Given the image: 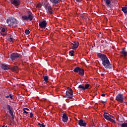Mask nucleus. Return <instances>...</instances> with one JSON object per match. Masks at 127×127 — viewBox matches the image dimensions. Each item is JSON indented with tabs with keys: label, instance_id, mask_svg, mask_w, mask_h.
<instances>
[{
	"label": "nucleus",
	"instance_id": "1",
	"mask_svg": "<svg viewBox=\"0 0 127 127\" xmlns=\"http://www.w3.org/2000/svg\"><path fill=\"white\" fill-rule=\"evenodd\" d=\"M97 57H98V58L102 61V64L105 69H112L113 65L106 55L99 53L98 54H97Z\"/></svg>",
	"mask_w": 127,
	"mask_h": 127
},
{
	"label": "nucleus",
	"instance_id": "2",
	"mask_svg": "<svg viewBox=\"0 0 127 127\" xmlns=\"http://www.w3.org/2000/svg\"><path fill=\"white\" fill-rule=\"evenodd\" d=\"M33 13H31L30 11H27V15H23L22 16V19L25 21L30 20L31 21L33 20Z\"/></svg>",
	"mask_w": 127,
	"mask_h": 127
},
{
	"label": "nucleus",
	"instance_id": "3",
	"mask_svg": "<svg viewBox=\"0 0 127 127\" xmlns=\"http://www.w3.org/2000/svg\"><path fill=\"white\" fill-rule=\"evenodd\" d=\"M66 98L68 99H72L73 97V92L71 88L68 87L66 91Z\"/></svg>",
	"mask_w": 127,
	"mask_h": 127
},
{
	"label": "nucleus",
	"instance_id": "4",
	"mask_svg": "<svg viewBox=\"0 0 127 127\" xmlns=\"http://www.w3.org/2000/svg\"><path fill=\"white\" fill-rule=\"evenodd\" d=\"M6 23L8 24L9 26L12 25H16L18 24V21L16 19H12V18H9L6 21Z\"/></svg>",
	"mask_w": 127,
	"mask_h": 127
},
{
	"label": "nucleus",
	"instance_id": "5",
	"mask_svg": "<svg viewBox=\"0 0 127 127\" xmlns=\"http://www.w3.org/2000/svg\"><path fill=\"white\" fill-rule=\"evenodd\" d=\"M21 58L22 56L19 54H17V53H13L10 56V58L12 61L15 60L18 58L20 59Z\"/></svg>",
	"mask_w": 127,
	"mask_h": 127
},
{
	"label": "nucleus",
	"instance_id": "6",
	"mask_svg": "<svg viewBox=\"0 0 127 127\" xmlns=\"http://www.w3.org/2000/svg\"><path fill=\"white\" fill-rule=\"evenodd\" d=\"M116 100L121 103H124V95L122 93H119L116 97Z\"/></svg>",
	"mask_w": 127,
	"mask_h": 127
},
{
	"label": "nucleus",
	"instance_id": "7",
	"mask_svg": "<svg viewBox=\"0 0 127 127\" xmlns=\"http://www.w3.org/2000/svg\"><path fill=\"white\" fill-rule=\"evenodd\" d=\"M47 25V22L46 20L41 21L39 23V26L41 27V29L46 28Z\"/></svg>",
	"mask_w": 127,
	"mask_h": 127
},
{
	"label": "nucleus",
	"instance_id": "8",
	"mask_svg": "<svg viewBox=\"0 0 127 127\" xmlns=\"http://www.w3.org/2000/svg\"><path fill=\"white\" fill-rule=\"evenodd\" d=\"M78 125L82 127H86L87 123L83 119L78 120Z\"/></svg>",
	"mask_w": 127,
	"mask_h": 127
},
{
	"label": "nucleus",
	"instance_id": "9",
	"mask_svg": "<svg viewBox=\"0 0 127 127\" xmlns=\"http://www.w3.org/2000/svg\"><path fill=\"white\" fill-rule=\"evenodd\" d=\"M68 120V117L65 113H64L62 116V121L64 123H66Z\"/></svg>",
	"mask_w": 127,
	"mask_h": 127
},
{
	"label": "nucleus",
	"instance_id": "10",
	"mask_svg": "<svg viewBox=\"0 0 127 127\" xmlns=\"http://www.w3.org/2000/svg\"><path fill=\"white\" fill-rule=\"evenodd\" d=\"M46 9L48 10L47 13L50 14H53V11L52 10V8L50 5L46 6Z\"/></svg>",
	"mask_w": 127,
	"mask_h": 127
},
{
	"label": "nucleus",
	"instance_id": "11",
	"mask_svg": "<svg viewBox=\"0 0 127 127\" xmlns=\"http://www.w3.org/2000/svg\"><path fill=\"white\" fill-rule=\"evenodd\" d=\"M71 44L73 45V46H72V49L73 50L77 49L79 46V43L78 42H72Z\"/></svg>",
	"mask_w": 127,
	"mask_h": 127
},
{
	"label": "nucleus",
	"instance_id": "12",
	"mask_svg": "<svg viewBox=\"0 0 127 127\" xmlns=\"http://www.w3.org/2000/svg\"><path fill=\"white\" fill-rule=\"evenodd\" d=\"M20 3L21 2L19 0H13L12 2H11V3L14 4L15 6H19Z\"/></svg>",
	"mask_w": 127,
	"mask_h": 127
},
{
	"label": "nucleus",
	"instance_id": "13",
	"mask_svg": "<svg viewBox=\"0 0 127 127\" xmlns=\"http://www.w3.org/2000/svg\"><path fill=\"white\" fill-rule=\"evenodd\" d=\"M121 54H122V56L124 57H127V51L126 50V48L122 49V51L120 52Z\"/></svg>",
	"mask_w": 127,
	"mask_h": 127
},
{
	"label": "nucleus",
	"instance_id": "14",
	"mask_svg": "<svg viewBox=\"0 0 127 127\" xmlns=\"http://www.w3.org/2000/svg\"><path fill=\"white\" fill-rule=\"evenodd\" d=\"M77 89L80 91H85L84 84H80V85H79L78 86Z\"/></svg>",
	"mask_w": 127,
	"mask_h": 127
},
{
	"label": "nucleus",
	"instance_id": "15",
	"mask_svg": "<svg viewBox=\"0 0 127 127\" xmlns=\"http://www.w3.org/2000/svg\"><path fill=\"white\" fill-rule=\"evenodd\" d=\"M104 1L105 2L106 5L107 7H111V6L110 5V4L112 3L111 0H104Z\"/></svg>",
	"mask_w": 127,
	"mask_h": 127
},
{
	"label": "nucleus",
	"instance_id": "16",
	"mask_svg": "<svg viewBox=\"0 0 127 127\" xmlns=\"http://www.w3.org/2000/svg\"><path fill=\"white\" fill-rule=\"evenodd\" d=\"M103 117L104 119H105L106 120L109 121L110 119V114L105 112L104 114H103Z\"/></svg>",
	"mask_w": 127,
	"mask_h": 127
},
{
	"label": "nucleus",
	"instance_id": "17",
	"mask_svg": "<svg viewBox=\"0 0 127 127\" xmlns=\"http://www.w3.org/2000/svg\"><path fill=\"white\" fill-rule=\"evenodd\" d=\"M84 73H85L84 69L83 68H80V70L78 72V74L80 76H84Z\"/></svg>",
	"mask_w": 127,
	"mask_h": 127
},
{
	"label": "nucleus",
	"instance_id": "18",
	"mask_svg": "<svg viewBox=\"0 0 127 127\" xmlns=\"http://www.w3.org/2000/svg\"><path fill=\"white\" fill-rule=\"evenodd\" d=\"M1 68L4 69V70H7L9 69L8 65L5 64H2L1 66Z\"/></svg>",
	"mask_w": 127,
	"mask_h": 127
},
{
	"label": "nucleus",
	"instance_id": "19",
	"mask_svg": "<svg viewBox=\"0 0 127 127\" xmlns=\"http://www.w3.org/2000/svg\"><path fill=\"white\" fill-rule=\"evenodd\" d=\"M5 31V29L4 28H2L1 29V31H0V34L1 35H2V36H6V34L4 33Z\"/></svg>",
	"mask_w": 127,
	"mask_h": 127
},
{
	"label": "nucleus",
	"instance_id": "20",
	"mask_svg": "<svg viewBox=\"0 0 127 127\" xmlns=\"http://www.w3.org/2000/svg\"><path fill=\"white\" fill-rule=\"evenodd\" d=\"M122 10L125 14H127V6H122Z\"/></svg>",
	"mask_w": 127,
	"mask_h": 127
},
{
	"label": "nucleus",
	"instance_id": "21",
	"mask_svg": "<svg viewBox=\"0 0 127 127\" xmlns=\"http://www.w3.org/2000/svg\"><path fill=\"white\" fill-rule=\"evenodd\" d=\"M80 67L79 66L76 67L74 68L73 71L75 73H79Z\"/></svg>",
	"mask_w": 127,
	"mask_h": 127
},
{
	"label": "nucleus",
	"instance_id": "22",
	"mask_svg": "<svg viewBox=\"0 0 127 127\" xmlns=\"http://www.w3.org/2000/svg\"><path fill=\"white\" fill-rule=\"evenodd\" d=\"M43 79L46 82H48L49 76L47 75H43Z\"/></svg>",
	"mask_w": 127,
	"mask_h": 127
},
{
	"label": "nucleus",
	"instance_id": "23",
	"mask_svg": "<svg viewBox=\"0 0 127 127\" xmlns=\"http://www.w3.org/2000/svg\"><path fill=\"white\" fill-rule=\"evenodd\" d=\"M10 69L12 71H17L18 69V67L16 66H12L10 68Z\"/></svg>",
	"mask_w": 127,
	"mask_h": 127
},
{
	"label": "nucleus",
	"instance_id": "24",
	"mask_svg": "<svg viewBox=\"0 0 127 127\" xmlns=\"http://www.w3.org/2000/svg\"><path fill=\"white\" fill-rule=\"evenodd\" d=\"M51 2L55 3V4H58L59 3V0H50Z\"/></svg>",
	"mask_w": 127,
	"mask_h": 127
},
{
	"label": "nucleus",
	"instance_id": "25",
	"mask_svg": "<svg viewBox=\"0 0 127 127\" xmlns=\"http://www.w3.org/2000/svg\"><path fill=\"white\" fill-rule=\"evenodd\" d=\"M74 53H75V51L73 50L70 51L69 52V54L70 56H71V57L74 56Z\"/></svg>",
	"mask_w": 127,
	"mask_h": 127
},
{
	"label": "nucleus",
	"instance_id": "26",
	"mask_svg": "<svg viewBox=\"0 0 127 127\" xmlns=\"http://www.w3.org/2000/svg\"><path fill=\"white\" fill-rule=\"evenodd\" d=\"M7 109L9 110V112L12 111V108L9 105H7Z\"/></svg>",
	"mask_w": 127,
	"mask_h": 127
},
{
	"label": "nucleus",
	"instance_id": "27",
	"mask_svg": "<svg viewBox=\"0 0 127 127\" xmlns=\"http://www.w3.org/2000/svg\"><path fill=\"white\" fill-rule=\"evenodd\" d=\"M90 86V84H85V85H84V90H85V89H88Z\"/></svg>",
	"mask_w": 127,
	"mask_h": 127
},
{
	"label": "nucleus",
	"instance_id": "28",
	"mask_svg": "<svg viewBox=\"0 0 127 127\" xmlns=\"http://www.w3.org/2000/svg\"><path fill=\"white\" fill-rule=\"evenodd\" d=\"M30 32L29 31V30H28V29H26V30H25V34L26 35H28L30 34Z\"/></svg>",
	"mask_w": 127,
	"mask_h": 127
},
{
	"label": "nucleus",
	"instance_id": "29",
	"mask_svg": "<svg viewBox=\"0 0 127 127\" xmlns=\"http://www.w3.org/2000/svg\"><path fill=\"white\" fill-rule=\"evenodd\" d=\"M5 97L6 98H8L10 97V99H11V100L13 99V98H12V95L11 94H9V95H6V96H5Z\"/></svg>",
	"mask_w": 127,
	"mask_h": 127
},
{
	"label": "nucleus",
	"instance_id": "30",
	"mask_svg": "<svg viewBox=\"0 0 127 127\" xmlns=\"http://www.w3.org/2000/svg\"><path fill=\"white\" fill-rule=\"evenodd\" d=\"M122 127H127V123H123L121 125Z\"/></svg>",
	"mask_w": 127,
	"mask_h": 127
},
{
	"label": "nucleus",
	"instance_id": "31",
	"mask_svg": "<svg viewBox=\"0 0 127 127\" xmlns=\"http://www.w3.org/2000/svg\"><path fill=\"white\" fill-rule=\"evenodd\" d=\"M108 121L111 122V123H115V120L114 119H112V118H109Z\"/></svg>",
	"mask_w": 127,
	"mask_h": 127
},
{
	"label": "nucleus",
	"instance_id": "32",
	"mask_svg": "<svg viewBox=\"0 0 127 127\" xmlns=\"http://www.w3.org/2000/svg\"><path fill=\"white\" fill-rule=\"evenodd\" d=\"M10 115L11 116H13V111L12 110V111H10V112H9Z\"/></svg>",
	"mask_w": 127,
	"mask_h": 127
},
{
	"label": "nucleus",
	"instance_id": "33",
	"mask_svg": "<svg viewBox=\"0 0 127 127\" xmlns=\"http://www.w3.org/2000/svg\"><path fill=\"white\" fill-rule=\"evenodd\" d=\"M33 117V113L31 112V113H30V118L31 119H32V118Z\"/></svg>",
	"mask_w": 127,
	"mask_h": 127
},
{
	"label": "nucleus",
	"instance_id": "34",
	"mask_svg": "<svg viewBox=\"0 0 127 127\" xmlns=\"http://www.w3.org/2000/svg\"><path fill=\"white\" fill-rule=\"evenodd\" d=\"M109 117H110V118L111 119H115V118L114 116H113V115H110V114H109Z\"/></svg>",
	"mask_w": 127,
	"mask_h": 127
},
{
	"label": "nucleus",
	"instance_id": "35",
	"mask_svg": "<svg viewBox=\"0 0 127 127\" xmlns=\"http://www.w3.org/2000/svg\"><path fill=\"white\" fill-rule=\"evenodd\" d=\"M23 110H25V111H29V109L28 108H24L23 109Z\"/></svg>",
	"mask_w": 127,
	"mask_h": 127
},
{
	"label": "nucleus",
	"instance_id": "36",
	"mask_svg": "<svg viewBox=\"0 0 127 127\" xmlns=\"http://www.w3.org/2000/svg\"><path fill=\"white\" fill-rule=\"evenodd\" d=\"M101 102H102V103L103 104H105V103H106L107 102V100L105 99V100H104V101H101Z\"/></svg>",
	"mask_w": 127,
	"mask_h": 127
},
{
	"label": "nucleus",
	"instance_id": "37",
	"mask_svg": "<svg viewBox=\"0 0 127 127\" xmlns=\"http://www.w3.org/2000/svg\"><path fill=\"white\" fill-rule=\"evenodd\" d=\"M40 127H45V125H44V123H42V124H41V126H40Z\"/></svg>",
	"mask_w": 127,
	"mask_h": 127
},
{
	"label": "nucleus",
	"instance_id": "38",
	"mask_svg": "<svg viewBox=\"0 0 127 127\" xmlns=\"http://www.w3.org/2000/svg\"><path fill=\"white\" fill-rule=\"evenodd\" d=\"M23 113L25 114H28V112H27L26 110H23Z\"/></svg>",
	"mask_w": 127,
	"mask_h": 127
},
{
	"label": "nucleus",
	"instance_id": "39",
	"mask_svg": "<svg viewBox=\"0 0 127 127\" xmlns=\"http://www.w3.org/2000/svg\"><path fill=\"white\" fill-rule=\"evenodd\" d=\"M78 2H81L82 1V0H76Z\"/></svg>",
	"mask_w": 127,
	"mask_h": 127
},
{
	"label": "nucleus",
	"instance_id": "40",
	"mask_svg": "<svg viewBox=\"0 0 127 127\" xmlns=\"http://www.w3.org/2000/svg\"><path fill=\"white\" fill-rule=\"evenodd\" d=\"M102 97H105L106 94H103L101 95Z\"/></svg>",
	"mask_w": 127,
	"mask_h": 127
},
{
	"label": "nucleus",
	"instance_id": "41",
	"mask_svg": "<svg viewBox=\"0 0 127 127\" xmlns=\"http://www.w3.org/2000/svg\"><path fill=\"white\" fill-rule=\"evenodd\" d=\"M10 42H12V38H10Z\"/></svg>",
	"mask_w": 127,
	"mask_h": 127
},
{
	"label": "nucleus",
	"instance_id": "42",
	"mask_svg": "<svg viewBox=\"0 0 127 127\" xmlns=\"http://www.w3.org/2000/svg\"><path fill=\"white\" fill-rule=\"evenodd\" d=\"M101 76H104V74L101 73Z\"/></svg>",
	"mask_w": 127,
	"mask_h": 127
},
{
	"label": "nucleus",
	"instance_id": "43",
	"mask_svg": "<svg viewBox=\"0 0 127 127\" xmlns=\"http://www.w3.org/2000/svg\"><path fill=\"white\" fill-rule=\"evenodd\" d=\"M38 125L41 126V124L40 123H38Z\"/></svg>",
	"mask_w": 127,
	"mask_h": 127
},
{
	"label": "nucleus",
	"instance_id": "44",
	"mask_svg": "<svg viewBox=\"0 0 127 127\" xmlns=\"http://www.w3.org/2000/svg\"><path fill=\"white\" fill-rule=\"evenodd\" d=\"M12 117L13 120H14V115H13V116H12Z\"/></svg>",
	"mask_w": 127,
	"mask_h": 127
},
{
	"label": "nucleus",
	"instance_id": "45",
	"mask_svg": "<svg viewBox=\"0 0 127 127\" xmlns=\"http://www.w3.org/2000/svg\"><path fill=\"white\" fill-rule=\"evenodd\" d=\"M39 6V4L37 5V7H38Z\"/></svg>",
	"mask_w": 127,
	"mask_h": 127
},
{
	"label": "nucleus",
	"instance_id": "46",
	"mask_svg": "<svg viewBox=\"0 0 127 127\" xmlns=\"http://www.w3.org/2000/svg\"><path fill=\"white\" fill-rule=\"evenodd\" d=\"M2 127H5V125H3Z\"/></svg>",
	"mask_w": 127,
	"mask_h": 127
},
{
	"label": "nucleus",
	"instance_id": "47",
	"mask_svg": "<svg viewBox=\"0 0 127 127\" xmlns=\"http://www.w3.org/2000/svg\"><path fill=\"white\" fill-rule=\"evenodd\" d=\"M11 0V1L12 2V1H13V0Z\"/></svg>",
	"mask_w": 127,
	"mask_h": 127
},
{
	"label": "nucleus",
	"instance_id": "48",
	"mask_svg": "<svg viewBox=\"0 0 127 127\" xmlns=\"http://www.w3.org/2000/svg\"><path fill=\"white\" fill-rule=\"evenodd\" d=\"M125 99H127V97H125Z\"/></svg>",
	"mask_w": 127,
	"mask_h": 127
},
{
	"label": "nucleus",
	"instance_id": "49",
	"mask_svg": "<svg viewBox=\"0 0 127 127\" xmlns=\"http://www.w3.org/2000/svg\"><path fill=\"white\" fill-rule=\"evenodd\" d=\"M105 127H107V126H105Z\"/></svg>",
	"mask_w": 127,
	"mask_h": 127
},
{
	"label": "nucleus",
	"instance_id": "50",
	"mask_svg": "<svg viewBox=\"0 0 127 127\" xmlns=\"http://www.w3.org/2000/svg\"><path fill=\"white\" fill-rule=\"evenodd\" d=\"M5 127H7V126H5Z\"/></svg>",
	"mask_w": 127,
	"mask_h": 127
}]
</instances>
